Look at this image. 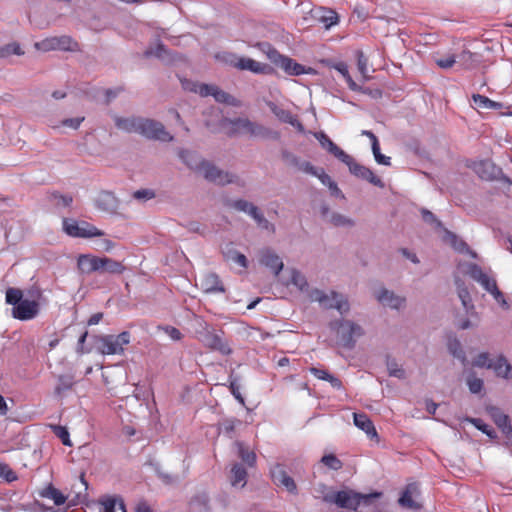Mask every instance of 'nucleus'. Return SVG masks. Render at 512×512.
I'll return each mask as SVG.
<instances>
[{"instance_id":"obj_49","label":"nucleus","mask_w":512,"mask_h":512,"mask_svg":"<svg viewBox=\"0 0 512 512\" xmlns=\"http://www.w3.org/2000/svg\"><path fill=\"white\" fill-rule=\"evenodd\" d=\"M466 383L468 385L469 391L472 394H479L483 389V380L476 377L474 372H471L466 380Z\"/></svg>"},{"instance_id":"obj_13","label":"nucleus","mask_w":512,"mask_h":512,"mask_svg":"<svg viewBox=\"0 0 512 512\" xmlns=\"http://www.w3.org/2000/svg\"><path fill=\"white\" fill-rule=\"evenodd\" d=\"M40 310L36 300L23 299L16 307L12 308V316L21 321L34 319Z\"/></svg>"},{"instance_id":"obj_17","label":"nucleus","mask_w":512,"mask_h":512,"mask_svg":"<svg viewBox=\"0 0 512 512\" xmlns=\"http://www.w3.org/2000/svg\"><path fill=\"white\" fill-rule=\"evenodd\" d=\"M97 209L113 214L116 213L119 201L117 197L109 191L100 192L94 200Z\"/></svg>"},{"instance_id":"obj_20","label":"nucleus","mask_w":512,"mask_h":512,"mask_svg":"<svg viewBox=\"0 0 512 512\" xmlns=\"http://www.w3.org/2000/svg\"><path fill=\"white\" fill-rule=\"evenodd\" d=\"M271 477L277 486H283L290 493H296L297 486L292 477L280 465H276L271 470Z\"/></svg>"},{"instance_id":"obj_27","label":"nucleus","mask_w":512,"mask_h":512,"mask_svg":"<svg viewBox=\"0 0 512 512\" xmlns=\"http://www.w3.org/2000/svg\"><path fill=\"white\" fill-rule=\"evenodd\" d=\"M417 494H419L418 484H408L399 498V504L405 508L419 509L420 505L413 499V496Z\"/></svg>"},{"instance_id":"obj_37","label":"nucleus","mask_w":512,"mask_h":512,"mask_svg":"<svg viewBox=\"0 0 512 512\" xmlns=\"http://www.w3.org/2000/svg\"><path fill=\"white\" fill-rule=\"evenodd\" d=\"M101 266L102 268L100 273L107 272L110 274L120 275L126 270L125 266L121 262L109 257H102Z\"/></svg>"},{"instance_id":"obj_3","label":"nucleus","mask_w":512,"mask_h":512,"mask_svg":"<svg viewBox=\"0 0 512 512\" xmlns=\"http://www.w3.org/2000/svg\"><path fill=\"white\" fill-rule=\"evenodd\" d=\"M308 297L312 302L319 303L322 308L336 309L340 314H346L350 309L348 300L336 291L326 293L320 289H312Z\"/></svg>"},{"instance_id":"obj_26","label":"nucleus","mask_w":512,"mask_h":512,"mask_svg":"<svg viewBox=\"0 0 512 512\" xmlns=\"http://www.w3.org/2000/svg\"><path fill=\"white\" fill-rule=\"evenodd\" d=\"M178 156L190 169L198 172L202 170L204 163H206V160H204L198 153L190 150L181 149Z\"/></svg>"},{"instance_id":"obj_22","label":"nucleus","mask_w":512,"mask_h":512,"mask_svg":"<svg viewBox=\"0 0 512 512\" xmlns=\"http://www.w3.org/2000/svg\"><path fill=\"white\" fill-rule=\"evenodd\" d=\"M454 282L456 285L458 297L463 305V308L465 309L467 314L476 315V313L474 312V304L472 302V298L464 281L459 276H455Z\"/></svg>"},{"instance_id":"obj_25","label":"nucleus","mask_w":512,"mask_h":512,"mask_svg":"<svg viewBox=\"0 0 512 512\" xmlns=\"http://www.w3.org/2000/svg\"><path fill=\"white\" fill-rule=\"evenodd\" d=\"M144 56L147 58L148 57H156L166 64H171V63L175 62V60H176V58L172 54V52L170 50H168L166 48V46L161 42H158L155 47H149L144 52Z\"/></svg>"},{"instance_id":"obj_56","label":"nucleus","mask_w":512,"mask_h":512,"mask_svg":"<svg viewBox=\"0 0 512 512\" xmlns=\"http://www.w3.org/2000/svg\"><path fill=\"white\" fill-rule=\"evenodd\" d=\"M321 463L335 471L340 470L343 466L342 462L334 454L324 455L321 458Z\"/></svg>"},{"instance_id":"obj_14","label":"nucleus","mask_w":512,"mask_h":512,"mask_svg":"<svg viewBox=\"0 0 512 512\" xmlns=\"http://www.w3.org/2000/svg\"><path fill=\"white\" fill-rule=\"evenodd\" d=\"M487 414L491 417L497 427L502 431L507 440H512V426L509 416L499 407L489 405L486 407Z\"/></svg>"},{"instance_id":"obj_39","label":"nucleus","mask_w":512,"mask_h":512,"mask_svg":"<svg viewBox=\"0 0 512 512\" xmlns=\"http://www.w3.org/2000/svg\"><path fill=\"white\" fill-rule=\"evenodd\" d=\"M40 495L53 500L54 504L57 506L63 505L67 500V497L51 484L43 489Z\"/></svg>"},{"instance_id":"obj_60","label":"nucleus","mask_w":512,"mask_h":512,"mask_svg":"<svg viewBox=\"0 0 512 512\" xmlns=\"http://www.w3.org/2000/svg\"><path fill=\"white\" fill-rule=\"evenodd\" d=\"M372 152H373V155H374L375 161H376L378 164L385 165V166H389V165L391 164V161H390L391 159H390V157L385 156V155H383V154L380 152V146H379V144L373 143V146H372Z\"/></svg>"},{"instance_id":"obj_41","label":"nucleus","mask_w":512,"mask_h":512,"mask_svg":"<svg viewBox=\"0 0 512 512\" xmlns=\"http://www.w3.org/2000/svg\"><path fill=\"white\" fill-rule=\"evenodd\" d=\"M291 284L294 285L299 291L309 294L308 281L303 273L297 269H292L291 272Z\"/></svg>"},{"instance_id":"obj_24","label":"nucleus","mask_w":512,"mask_h":512,"mask_svg":"<svg viewBox=\"0 0 512 512\" xmlns=\"http://www.w3.org/2000/svg\"><path fill=\"white\" fill-rule=\"evenodd\" d=\"M315 138L319 141L321 147L327 152L341 161L347 154L344 150L338 147L324 132H316Z\"/></svg>"},{"instance_id":"obj_53","label":"nucleus","mask_w":512,"mask_h":512,"mask_svg":"<svg viewBox=\"0 0 512 512\" xmlns=\"http://www.w3.org/2000/svg\"><path fill=\"white\" fill-rule=\"evenodd\" d=\"M74 384L73 377L61 375L58 378V385L55 388V393L60 395L62 392L72 388Z\"/></svg>"},{"instance_id":"obj_62","label":"nucleus","mask_w":512,"mask_h":512,"mask_svg":"<svg viewBox=\"0 0 512 512\" xmlns=\"http://www.w3.org/2000/svg\"><path fill=\"white\" fill-rule=\"evenodd\" d=\"M421 215L426 223L432 224L436 228H442V222L431 211L422 209Z\"/></svg>"},{"instance_id":"obj_43","label":"nucleus","mask_w":512,"mask_h":512,"mask_svg":"<svg viewBox=\"0 0 512 512\" xmlns=\"http://www.w3.org/2000/svg\"><path fill=\"white\" fill-rule=\"evenodd\" d=\"M329 222L336 227H353L355 225L353 219L337 212L330 215Z\"/></svg>"},{"instance_id":"obj_51","label":"nucleus","mask_w":512,"mask_h":512,"mask_svg":"<svg viewBox=\"0 0 512 512\" xmlns=\"http://www.w3.org/2000/svg\"><path fill=\"white\" fill-rule=\"evenodd\" d=\"M212 96L219 103L235 104V98L215 85Z\"/></svg>"},{"instance_id":"obj_23","label":"nucleus","mask_w":512,"mask_h":512,"mask_svg":"<svg viewBox=\"0 0 512 512\" xmlns=\"http://www.w3.org/2000/svg\"><path fill=\"white\" fill-rule=\"evenodd\" d=\"M99 512H126L124 501L120 496H104L99 501Z\"/></svg>"},{"instance_id":"obj_8","label":"nucleus","mask_w":512,"mask_h":512,"mask_svg":"<svg viewBox=\"0 0 512 512\" xmlns=\"http://www.w3.org/2000/svg\"><path fill=\"white\" fill-rule=\"evenodd\" d=\"M234 125L237 126L238 129L242 130L245 133H248L253 137L273 140H278L280 138L279 132L271 130L256 122H252L246 118L236 119L234 121Z\"/></svg>"},{"instance_id":"obj_64","label":"nucleus","mask_w":512,"mask_h":512,"mask_svg":"<svg viewBox=\"0 0 512 512\" xmlns=\"http://www.w3.org/2000/svg\"><path fill=\"white\" fill-rule=\"evenodd\" d=\"M319 169L320 168L315 167L309 161L302 160L297 170L315 176L317 175Z\"/></svg>"},{"instance_id":"obj_58","label":"nucleus","mask_w":512,"mask_h":512,"mask_svg":"<svg viewBox=\"0 0 512 512\" xmlns=\"http://www.w3.org/2000/svg\"><path fill=\"white\" fill-rule=\"evenodd\" d=\"M359 497L357 498L358 507L362 504L370 506L374 499H378L382 496V492H372L369 494H363L358 492Z\"/></svg>"},{"instance_id":"obj_19","label":"nucleus","mask_w":512,"mask_h":512,"mask_svg":"<svg viewBox=\"0 0 512 512\" xmlns=\"http://www.w3.org/2000/svg\"><path fill=\"white\" fill-rule=\"evenodd\" d=\"M268 107L270 108L271 112L281 121L287 124H290L291 126L295 127L299 132L304 131V126L302 123L298 120V118L293 115L290 111L276 105L273 102L268 103Z\"/></svg>"},{"instance_id":"obj_7","label":"nucleus","mask_w":512,"mask_h":512,"mask_svg":"<svg viewBox=\"0 0 512 512\" xmlns=\"http://www.w3.org/2000/svg\"><path fill=\"white\" fill-rule=\"evenodd\" d=\"M35 48L43 52L54 50L60 51H77L78 43L70 36L61 35L45 38L35 43Z\"/></svg>"},{"instance_id":"obj_31","label":"nucleus","mask_w":512,"mask_h":512,"mask_svg":"<svg viewBox=\"0 0 512 512\" xmlns=\"http://www.w3.org/2000/svg\"><path fill=\"white\" fill-rule=\"evenodd\" d=\"M201 286L206 293H222L225 291L219 277L215 273L203 276Z\"/></svg>"},{"instance_id":"obj_15","label":"nucleus","mask_w":512,"mask_h":512,"mask_svg":"<svg viewBox=\"0 0 512 512\" xmlns=\"http://www.w3.org/2000/svg\"><path fill=\"white\" fill-rule=\"evenodd\" d=\"M259 262L261 265L269 268L275 276L279 275L284 267L279 255L269 248L262 249L259 252Z\"/></svg>"},{"instance_id":"obj_50","label":"nucleus","mask_w":512,"mask_h":512,"mask_svg":"<svg viewBox=\"0 0 512 512\" xmlns=\"http://www.w3.org/2000/svg\"><path fill=\"white\" fill-rule=\"evenodd\" d=\"M494 359L490 358L489 353L482 352L472 362L474 367L491 369Z\"/></svg>"},{"instance_id":"obj_36","label":"nucleus","mask_w":512,"mask_h":512,"mask_svg":"<svg viewBox=\"0 0 512 512\" xmlns=\"http://www.w3.org/2000/svg\"><path fill=\"white\" fill-rule=\"evenodd\" d=\"M235 446L237 447L238 457L247 464V466L254 467L257 459L255 452L240 441L235 442Z\"/></svg>"},{"instance_id":"obj_54","label":"nucleus","mask_w":512,"mask_h":512,"mask_svg":"<svg viewBox=\"0 0 512 512\" xmlns=\"http://www.w3.org/2000/svg\"><path fill=\"white\" fill-rule=\"evenodd\" d=\"M387 369L389 372V375L392 377H396L398 379H404L405 378V371L404 369L397 364V362L394 359H388L387 360Z\"/></svg>"},{"instance_id":"obj_12","label":"nucleus","mask_w":512,"mask_h":512,"mask_svg":"<svg viewBox=\"0 0 512 512\" xmlns=\"http://www.w3.org/2000/svg\"><path fill=\"white\" fill-rule=\"evenodd\" d=\"M374 296L383 307L393 310H400L406 305V298L404 296L398 295L384 287L375 291Z\"/></svg>"},{"instance_id":"obj_35","label":"nucleus","mask_w":512,"mask_h":512,"mask_svg":"<svg viewBox=\"0 0 512 512\" xmlns=\"http://www.w3.org/2000/svg\"><path fill=\"white\" fill-rule=\"evenodd\" d=\"M472 100L475 106L479 109L484 110H499L503 107V104L500 102L493 101L488 97L480 94H473Z\"/></svg>"},{"instance_id":"obj_18","label":"nucleus","mask_w":512,"mask_h":512,"mask_svg":"<svg viewBox=\"0 0 512 512\" xmlns=\"http://www.w3.org/2000/svg\"><path fill=\"white\" fill-rule=\"evenodd\" d=\"M231 64L239 70H248L258 74H265L271 70L269 65L247 57L237 58L231 61Z\"/></svg>"},{"instance_id":"obj_47","label":"nucleus","mask_w":512,"mask_h":512,"mask_svg":"<svg viewBox=\"0 0 512 512\" xmlns=\"http://www.w3.org/2000/svg\"><path fill=\"white\" fill-rule=\"evenodd\" d=\"M230 206L237 211L246 213L249 216L252 212H255V208L257 207L253 203L244 199L234 200L230 203Z\"/></svg>"},{"instance_id":"obj_33","label":"nucleus","mask_w":512,"mask_h":512,"mask_svg":"<svg viewBox=\"0 0 512 512\" xmlns=\"http://www.w3.org/2000/svg\"><path fill=\"white\" fill-rule=\"evenodd\" d=\"M443 241L448 243L455 251L464 253L468 251L467 243L459 238L455 233L443 228Z\"/></svg>"},{"instance_id":"obj_6","label":"nucleus","mask_w":512,"mask_h":512,"mask_svg":"<svg viewBox=\"0 0 512 512\" xmlns=\"http://www.w3.org/2000/svg\"><path fill=\"white\" fill-rule=\"evenodd\" d=\"M63 230L67 235L78 238H91L104 235L103 231L88 222H78L66 218L63 219Z\"/></svg>"},{"instance_id":"obj_9","label":"nucleus","mask_w":512,"mask_h":512,"mask_svg":"<svg viewBox=\"0 0 512 512\" xmlns=\"http://www.w3.org/2000/svg\"><path fill=\"white\" fill-rule=\"evenodd\" d=\"M222 332H217L213 327H209L197 338L205 347L216 350L223 355H229L232 353V349L228 342H226L222 336Z\"/></svg>"},{"instance_id":"obj_44","label":"nucleus","mask_w":512,"mask_h":512,"mask_svg":"<svg viewBox=\"0 0 512 512\" xmlns=\"http://www.w3.org/2000/svg\"><path fill=\"white\" fill-rule=\"evenodd\" d=\"M190 325L196 339L210 327V325L202 317L197 315H193L190 321Z\"/></svg>"},{"instance_id":"obj_1","label":"nucleus","mask_w":512,"mask_h":512,"mask_svg":"<svg viewBox=\"0 0 512 512\" xmlns=\"http://www.w3.org/2000/svg\"><path fill=\"white\" fill-rule=\"evenodd\" d=\"M115 126L126 133H137L147 139L171 142L174 137L166 131L164 125L156 120L143 117L114 118Z\"/></svg>"},{"instance_id":"obj_5","label":"nucleus","mask_w":512,"mask_h":512,"mask_svg":"<svg viewBox=\"0 0 512 512\" xmlns=\"http://www.w3.org/2000/svg\"><path fill=\"white\" fill-rule=\"evenodd\" d=\"M358 497V492L345 488L336 492L327 493L323 496V501L329 504H335L339 508L357 511Z\"/></svg>"},{"instance_id":"obj_55","label":"nucleus","mask_w":512,"mask_h":512,"mask_svg":"<svg viewBox=\"0 0 512 512\" xmlns=\"http://www.w3.org/2000/svg\"><path fill=\"white\" fill-rule=\"evenodd\" d=\"M11 54L23 55L24 52L22 51L20 45L17 43H10L3 47H0L1 58H6V57L10 56Z\"/></svg>"},{"instance_id":"obj_48","label":"nucleus","mask_w":512,"mask_h":512,"mask_svg":"<svg viewBox=\"0 0 512 512\" xmlns=\"http://www.w3.org/2000/svg\"><path fill=\"white\" fill-rule=\"evenodd\" d=\"M6 303L16 307L23 300V293L18 288H8L5 295Z\"/></svg>"},{"instance_id":"obj_57","label":"nucleus","mask_w":512,"mask_h":512,"mask_svg":"<svg viewBox=\"0 0 512 512\" xmlns=\"http://www.w3.org/2000/svg\"><path fill=\"white\" fill-rule=\"evenodd\" d=\"M51 428H52L54 434L62 441V443L65 446L72 445L70 436H69V432L65 427L60 426V425H52Z\"/></svg>"},{"instance_id":"obj_52","label":"nucleus","mask_w":512,"mask_h":512,"mask_svg":"<svg viewBox=\"0 0 512 512\" xmlns=\"http://www.w3.org/2000/svg\"><path fill=\"white\" fill-rule=\"evenodd\" d=\"M281 158L287 166L293 167L295 169H298V167L302 161L296 154H294L288 150H282Z\"/></svg>"},{"instance_id":"obj_32","label":"nucleus","mask_w":512,"mask_h":512,"mask_svg":"<svg viewBox=\"0 0 512 512\" xmlns=\"http://www.w3.org/2000/svg\"><path fill=\"white\" fill-rule=\"evenodd\" d=\"M493 365L494 366H492L491 369L498 377L504 379L512 378V366L509 364L505 356L498 355L497 358L494 359Z\"/></svg>"},{"instance_id":"obj_61","label":"nucleus","mask_w":512,"mask_h":512,"mask_svg":"<svg viewBox=\"0 0 512 512\" xmlns=\"http://www.w3.org/2000/svg\"><path fill=\"white\" fill-rule=\"evenodd\" d=\"M53 199H54V202H55L56 206L63 207V208L70 207V205L73 202L72 196H70V195H62V194H59V193L53 194Z\"/></svg>"},{"instance_id":"obj_2","label":"nucleus","mask_w":512,"mask_h":512,"mask_svg":"<svg viewBox=\"0 0 512 512\" xmlns=\"http://www.w3.org/2000/svg\"><path fill=\"white\" fill-rule=\"evenodd\" d=\"M330 328L335 331L341 346L353 349L359 338L365 334L364 328L349 319L335 320L330 323Z\"/></svg>"},{"instance_id":"obj_10","label":"nucleus","mask_w":512,"mask_h":512,"mask_svg":"<svg viewBox=\"0 0 512 512\" xmlns=\"http://www.w3.org/2000/svg\"><path fill=\"white\" fill-rule=\"evenodd\" d=\"M341 162L348 166L350 173L355 177L366 180L377 187H384V183L379 177L369 168L359 164L351 155L346 154Z\"/></svg>"},{"instance_id":"obj_30","label":"nucleus","mask_w":512,"mask_h":512,"mask_svg":"<svg viewBox=\"0 0 512 512\" xmlns=\"http://www.w3.org/2000/svg\"><path fill=\"white\" fill-rule=\"evenodd\" d=\"M353 420L354 425L364 431L368 437L374 438L378 436L373 422L365 413H354Z\"/></svg>"},{"instance_id":"obj_21","label":"nucleus","mask_w":512,"mask_h":512,"mask_svg":"<svg viewBox=\"0 0 512 512\" xmlns=\"http://www.w3.org/2000/svg\"><path fill=\"white\" fill-rule=\"evenodd\" d=\"M312 17L321 23L326 29H329L338 22L337 13L328 8L318 7L311 10Z\"/></svg>"},{"instance_id":"obj_45","label":"nucleus","mask_w":512,"mask_h":512,"mask_svg":"<svg viewBox=\"0 0 512 512\" xmlns=\"http://www.w3.org/2000/svg\"><path fill=\"white\" fill-rule=\"evenodd\" d=\"M466 421L471 423L475 428L486 434L488 437L492 439L497 437L495 430L491 426L484 423L483 420L479 418H467Z\"/></svg>"},{"instance_id":"obj_38","label":"nucleus","mask_w":512,"mask_h":512,"mask_svg":"<svg viewBox=\"0 0 512 512\" xmlns=\"http://www.w3.org/2000/svg\"><path fill=\"white\" fill-rule=\"evenodd\" d=\"M329 67L335 69L343 76V78L347 82V85L350 90H352V91L360 90V86H358L356 84V82L352 79V77L350 76L349 71H348V66L346 63H344V62L330 63Z\"/></svg>"},{"instance_id":"obj_34","label":"nucleus","mask_w":512,"mask_h":512,"mask_svg":"<svg viewBox=\"0 0 512 512\" xmlns=\"http://www.w3.org/2000/svg\"><path fill=\"white\" fill-rule=\"evenodd\" d=\"M182 86L184 89L198 93L202 97L212 96L215 87V85L195 83L191 81H183Z\"/></svg>"},{"instance_id":"obj_11","label":"nucleus","mask_w":512,"mask_h":512,"mask_svg":"<svg viewBox=\"0 0 512 512\" xmlns=\"http://www.w3.org/2000/svg\"><path fill=\"white\" fill-rule=\"evenodd\" d=\"M200 173L209 182L222 186L236 183L238 180V177L235 174L223 171L208 161L204 163Z\"/></svg>"},{"instance_id":"obj_29","label":"nucleus","mask_w":512,"mask_h":512,"mask_svg":"<svg viewBox=\"0 0 512 512\" xmlns=\"http://www.w3.org/2000/svg\"><path fill=\"white\" fill-rule=\"evenodd\" d=\"M248 473L240 463H234L230 471V483L235 488H244L247 483Z\"/></svg>"},{"instance_id":"obj_42","label":"nucleus","mask_w":512,"mask_h":512,"mask_svg":"<svg viewBox=\"0 0 512 512\" xmlns=\"http://www.w3.org/2000/svg\"><path fill=\"white\" fill-rule=\"evenodd\" d=\"M475 169L483 179L489 180L496 176V167L490 161L480 162Z\"/></svg>"},{"instance_id":"obj_40","label":"nucleus","mask_w":512,"mask_h":512,"mask_svg":"<svg viewBox=\"0 0 512 512\" xmlns=\"http://www.w3.org/2000/svg\"><path fill=\"white\" fill-rule=\"evenodd\" d=\"M448 351L453 357L461 361L463 365L467 364V357L462 348L460 341L457 338H450L447 343Z\"/></svg>"},{"instance_id":"obj_63","label":"nucleus","mask_w":512,"mask_h":512,"mask_svg":"<svg viewBox=\"0 0 512 512\" xmlns=\"http://www.w3.org/2000/svg\"><path fill=\"white\" fill-rule=\"evenodd\" d=\"M155 192L151 189H140L133 193V198L139 201H146L153 199Z\"/></svg>"},{"instance_id":"obj_4","label":"nucleus","mask_w":512,"mask_h":512,"mask_svg":"<svg viewBox=\"0 0 512 512\" xmlns=\"http://www.w3.org/2000/svg\"><path fill=\"white\" fill-rule=\"evenodd\" d=\"M130 341L131 335L127 331L118 335H105L99 339V350L104 355H122Z\"/></svg>"},{"instance_id":"obj_16","label":"nucleus","mask_w":512,"mask_h":512,"mask_svg":"<svg viewBox=\"0 0 512 512\" xmlns=\"http://www.w3.org/2000/svg\"><path fill=\"white\" fill-rule=\"evenodd\" d=\"M102 257L92 254H81L77 258V268L82 274L101 272Z\"/></svg>"},{"instance_id":"obj_46","label":"nucleus","mask_w":512,"mask_h":512,"mask_svg":"<svg viewBox=\"0 0 512 512\" xmlns=\"http://www.w3.org/2000/svg\"><path fill=\"white\" fill-rule=\"evenodd\" d=\"M465 266V273L468 274L473 280H475L478 283L487 276V274L477 264L467 263Z\"/></svg>"},{"instance_id":"obj_28","label":"nucleus","mask_w":512,"mask_h":512,"mask_svg":"<svg viewBox=\"0 0 512 512\" xmlns=\"http://www.w3.org/2000/svg\"><path fill=\"white\" fill-rule=\"evenodd\" d=\"M275 62L289 75H302L308 73L305 67L291 58L285 56H278V59H275Z\"/></svg>"},{"instance_id":"obj_59","label":"nucleus","mask_w":512,"mask_h":512,"mask_svg":"<svg viewBox=\"0 0 512 512\" xmlns=\"http://www.w3.org/2000/svg\"><path fill=\"white\" fill-rule=\"evenodd\" d=\"M0 477L5 479L7 482H13L17 480L16 473L10 468V466L4 462H0Z\"/></svg>"}]
</instances>
